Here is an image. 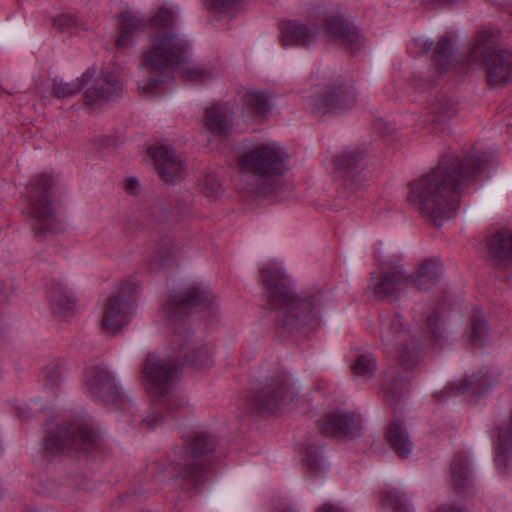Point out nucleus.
<instances>
[{"label": "nucleus", "instance_id": "nucleus-12", "mask_svg": "<svg viewBox=\"0 0 512 512\" xmlns=\"http://www.w3.org/2000/svg\"><path fill=\"white\" fill-rule=\"evenodd\" d=\"M214 297L206 286L197 285L170 295L162 312L169 322L184 318L192 307H206L213 310Z\"/></svg>", "mask_w": 512, "mask_h": 512}, {"label": "nucleus", "instance_id": "nucleus-51", "mask_svg": "<svg viewBox=\"0 0 512 512\" xmlns=\"http://www.w3.org/2000/svg\"><path fill=\"white\" fill-rule=\"evenodd\" d=\"M317 512H344V511L340 507H338L334 504L325 503L317 510Z\"/></svg>", "mask_w": 512, "mask_h": 512}, {"label": "nucleus", "instance_id": "nucleus-19", "mask_svg": "<svg viewBox=\"0 0 512 512\" xmlns=\"http://www.w3.org/2000/svg\"><path fill=\"white\" fill-rule=\"evenodd\" d=\"M325 31L332 40L349 47L352 53L359 51L362 47L363 40L357 28L351 26L343 17H328Z\"/></svg>", "mask_w": 512, "mask_h": 512}, {"label": "nucleus", "instance_id": "nucleus-7", "mask_svg": "<svg viewBox=\"0 0 512 512\" xmlns=\"http://www.w3.org/2000/svg\"><path fill=\"white\" fill-rule=\"evenodd\" d=\"M493 34L484 31L479 34L469 54L472 62H484L489 83L492 86H501L512 79V53L494 49Z\"/></svg>", "mask_w": 512, "mask_h": 512}, {"label": "nucleus", "instance_id": "nucleus-8", "mask_svg": "<svg viewBox=\"0 0 512 512\" xmlns=\"http://www.w3.org/2000/svg\"><path fill=\"white\" fill-rule=\"evenodd\" d=\"M185 453L177 461L174 470L177 476L190 481L195 486L203 481L206 464L201 458L213 451L215 443L203 431H193L184 438Z\"/></svg>", "mask_w": 512, "mask_h": 512}, {"label": "nucleus", "instance_id": "nucleus-5", "mask_svg": "<svg viewBox=\"0 0 512 512\" xmlns=\"http://www.w3.org/2000/svg\"><path fill=\"white\" fill-rule=\"evenodd\" d=\"M380 337L387 350H396L401 365L410 370L422 359V348L398 314H381Z\"/></svg>", "mask_w": 512, "mask_h": 512}, {"label": "nucleus", "instance_id": "nucleus-21", "mask_svg": "<svg viewBox=\"0 0 512 512\" xmlns=\"http://www.w3.org/2000/svg\"><path fill=\"white\" fill-rule=\"evenodd\" d=\"M290 386L287 381L274 380L256 395V405L260 411L274 412L290 397Z\"/></svg>", "mask_w": 512, "mask_h": 512}, {"label": "nucleus", "instance_id": "nucleus-48", "mask_svg": "<svg viewBox=\"0 0 512 512\" xmlns=\"http://www.w3.org/2000/svg\"><path fill=\"white\" fill-rule=\"evenodd\" d=\"M239 0H210V7L218 12L229 11L232 4Z\"/></svg>", "mask_w": 512, "mask_h": 512}, {"label": "nucleus", "instance_id": "nucleus-40", "mask_svg": "<svg viewBox=\"0 0 512 512\" xmlns=\"http://www.w3.org/2000/svg\"><path fill=\"white\" fill-rule=\"evenodd\" d=\"M176 11L173 8L162 7L150 19V26L153 29H166L172 27L175 22Z\"/></svg>", "mask_w": 512, "mask_h": 512}, {"label": "nucleus", "instance_id": "nucleus-17", "mask_svg": "<svg viewBox=\"0 0 512 512\" xmlns=\"http://www.w3.org/2000/svg\"><path fill=\"white\" fill-rule=\"evenodd\" d=\"M151 154L155 161V170L163 181L172 183L182 179L183 162L173 148L159 146L152 149Z\"/></svg>", "mask_w": 512, "mask_h": 512}, {"label": "nucleus", "instance_id": "nucleus-33", "mask_svg": "<svg viewBox=\"0 0 512 512\" xmlns=\"http://www.w3.org/2000/svg\"><path fill=\"white\" fill-rule=\"evenodd\" d=\"M433 58L437 69L440 72H446L453 63V46L447 37H442L436 44Z\"/></svg>", "mask_w": 512, "mask_h": 512}, {"label": "nucleus", "instance_id": "nucleus-14", "mask_svg": "<svg viewBox=\"0 0 512 512\" xmlns=\"http://www.w3.org/2000/svg\"><path fill=\"white\" fill-rule=\"evenodd\" d=\"M95 441L91 429L81 424L61 426L55 432H48L44 439L45 448L51 453H65L69 450H84Z\"/></svg>", "mask_w": 512, "mask_h": 512}, {"label": "nucleus", "instance_id": "nucleus-16", "mask_svg": "<svg viewBox=\"0 0 512 512\" xmlns=\"http://www.w3.org/2000/svg\"><path fill=\"white\" fill-rule=\"evenodd\" d=\"M336 169L345 177V184L356 190L368 180L365 171L364 152L359 148H347L339 153L334 160Z\"/></svg>", "mask_w": 512, "mask_h": 512}, {"label": "nucleus", "instance_id": "nucleus-50", "mask_svg": "<svg viewBox=\"0 0 512 512\" xmlns=\"http://www.w3.org/2000/svg\"><path fill=\"white\" fill-rule=\"evenodd\" d=\"M145 422L148 427H150L151 429H154L162 422V418L158 417V416L156 417L154 415H149L145 419Z\"/></svg>", "mask_w": 512, "mask_h": 512}, {"label": "nucleus", "instance_id": "nucleus-31", "mask_svg": "<svg viewBox=\"0 0 512 512\" xmlns=\"http://www.w3.org/2000/svg\"><path fill=\"white\" fill-rule=\"evenodd\" d=\"M122 31L117 39L118 47H126L132 43V34L134 31L143 30L145 27L144 20L131 12L121 14Z\"/></svg>", "mask_w": 512, "mask_h": 512}, {"label": "nucleus", "instance_id": "nucleus-25", "mask_svg": "<svg viewBox=\"0 0 512 512\" xmlns=\"http://www.w3.org/2000/svg\"><path fill=\"white\" fill-rule=\"evenodd\" d=\"M486 248L491 258L499 263L512 262V231L499 230L486 238Z\"/></svg>", "mask_w": 512, "mask_h": 512}, {"label": "nucleus", "instance_id": "nucleus-28", "mask_svg": "<svg viewBox=\"0 0 512 512\" xmlns=\"http://www.w3.org/2000/svg\"><path fill=\"white\" fill-rule=\"evenodd\" d=\"M174 342L179 343V352L185 363L197 366L200 369L208 368L212 365V359L206 347L193 349V353L189 354L190 344L186 336L175 334Z\"/></svg>", "mask_w": 512, "mask_h": 512}, {"label": "nucleus", "instance_id": "nucleus-24", "mask_svg": "<svg viewBox=\"0 0 512 512\" xmlns=\"http://www.w3.org/2000/svg\"><path fill=\"white\" fill-rule=\"evenodd\" d=\"M242 116L246 120L264 118L272 108L271 97L264 92L246 91L241 95Z\"/></svg>", "mask_w": 512, "mask_h": 512}, {"label": "nucleus", "instance_id": "nucleus-10", "mask_svg": "<svg viewBox=\"0 0 512 512\" xmlns=\"http://www.w3.org/2000/svg\"><path fill=\"white\" fill-rule=\"evenodd\" d=\"M303 99L315 111L342 113L356 105V93L352 85L344 84L341 79L330 85L316 86L304 91Z\"/></svg>", "mask_w": 512, "mask_h": 512}, {"label": "nucleus", "instance_id": "nucleus-53", "mask_svg": "<svg viewBox=\"0 0 512 512\" xmlns=\"http://www.w3.org/2000/svg\"><path fill=\"white\" fill-rule=\"evenodd\" d=\"M428 3H434V2H442V0H426Z\"/></svg>", "mask_w": 512, "mask_h": 512}, {"label": "nucleus", "instance_id": "nucleus-2", "mask_svg": "<svg viewBox=\"0 0 512 512\" xmlns=\"http://www.w3.org/2000/svg\"><path fill=\"white\" fill-rule=\"evenodd\" d=\"M259 269L263 280V295L271 309L279 310L278 321L284 328L299 329L317 320L320 311L317 297L297 296L277 262L262 263Z\"/></svg>", "mask_w": 512, "mask_h": 512}, {"label": "nucleus", "instance_id": "nucleus-39", "mask_svg": "<svg viewBox=\"0 0 512 512\" xmlns=\"http://www.w3.org/2000/svg\"><path fill=\"white\" fill-rule=\"evenodd\" d=\"M181 73L187 80L197 83H203L214 76L211 68L201 65L184 66Z\"/></svg>", "mask_w": 512, "mask_h": 512}, {"label": "nucleus", "instance_id": "nucleus-4", "mask_svg": "<svg viewBox=\"0 0 512 512\" xmlns=\"http://www.w3.org/2000/svg\"><path fill=\"white\" fill-rule=\"evenodd\" d=\"M188 41L172 32H159L152 39V46L144 57L140 69L143 73L160 71L159 76H147L138 81V89L142 94L154 93L164 82V71L172 70L182 64L188 57Z\"/></svg>", "mask_w": 512, "mask_h": 512}, {"label": "nucleus", "instance_id": "nucleus-3", "mask_svg": "<svg viewBox=\"0 0 512 512\" xmlns=\"http://www.w3.org/2000/svg\"><path fill=\"white\" fill-rule=\"evenodd\" d=\"M288 153L279 143H260L249 149L241 158V167L251 173L243 179V190L254 196L277 192L284 185Z\"/></svg>", "mask_w": 512, "mask_h": 512}, {"label": "nucleus", "instance_id": "nucleus-29", "mask_svg": "<svg viewBox=\"0 0 512 512\" xmlns=\"http://www.w3.org/2000/svg\"><path fill=\"white\" fill-rule=\"evenodd\" d=\"M387 441L394 451L402 458L407 457L412 451V443L406 429L399 421H392L387 430Z\"/></svg>", "mask_w": 512, "mask_h": 512}, {"label": "nucleus", "instance_id": "nucleus-49", "mask_svg": "<svg viewBox=\"0 0 512 512\" xmlns=\"http://www.w3.org/2000/svg\"><path fill=\"white\" fill-rule=\"evenodd\" d=\"M139 186V181L136 178H129L126 182L125 190L131 195H137Z\"/></svg>", "mask_w": 512, "mask_h": 512}, {"label": "nucleus", "instance_id": "nucleus-6", "mask_svg": "<svg viewBox=\"0 0 512 512\" xmlns=\"http://www.w3.org/2000/svg\"><path fill=\"white\" fill-rule=\"evenodd\" d=\"M143 376L145 389L151 398L173 409L176 400L171 393L180 377L175 361L149 355L143 366Z\"/></svg>", "mask_w": 512, "mask_h": 512}, {"label": "nucleus", "instance_id": "nucleus-13", "mask_svg": "<svg viewBox=\"0 0 512 512\" xmlns=\"http://www.w3.org/2000/svg\"><path fill=\"white\" fill-rule=\"evenodd\" d=\"M135 311V299L125 290L106 299L101 307L99 323L103 330L116 334L128 325Z\"/></svg>", "mask_w": 512, "mask_h": 512}, {"label": "nucleus", "instance_id": "nucleus-38", "mask_svg": "<svg viewBox=\"0 0 512 512\" xmlns=\"http://www.w3.org/2000/svg\"><path fill=\"white\" fill-rule=\"evenodd\" d=\"M43 375L46 385L53 388L64 379V366L58 360L51 361L43 368Z\"/></svg>", "mask_w": 512, "mask_h": 512}, {"label": "nucleus", "instance_id": "nucleus-11", "mask_svg": "<svg viewBox=\"0 0 512 512\" xmlns=\"http://www.w3.org/2000/svg\"><path fill=\"white\" fill-rule=\"evenodd\" d=\"M84 389L90 398L114 404L119 409L132 406L130 399L116 384L113 375L104 364H90L85 368Z\"/></svg>", "mask_w": 512, "mask_h": 512}, {"label": "nucleus", "instance_id": "nucleus-26", "mask_svg": "<svg viewBox=\"0 0 512 512\" xmlns=\"http://www.w3.org/2000/svg\"><path fill=\"white\" fill-rule=\"evenodd\" d=\"M51 311L55 316L69 319L76 310L74 294L67 287L57 284L49 294Z\"/></svg>", "mask_w": 512, "mask_h": 512}, {"label": "nucleus", "instance_id": "nucleus-30", "mask_svg": "<svg viewBox=\"0 0 512 512\" xmlns=\"http://www.w3.org/2000/svg\"><path fill=\"white\" fill-rule=\"evenodd\" d=\"M429 121L441 124L452 118L456 113L455 104L445 95H439L429 105Z\"/></svg>", "mask_w": 512, "mask_h": 512}, {"label": "nucleus", "instance_id": "nucleus-36", "mask_svg": "<svg viewBox=\"0 0 512 512\" xmlns=\"http://www.w3.org/2000/svg\"><path fill=\"white\" fill-rule=\"evenodd\" d=\"M376 370V362L371 354L364 353L357 356L355 363L352 365L353 374L365 380L372 377Z\"/></svg>", "mask_w": 512, "mask_h": 512}, {"label": "nucleus", "instance_id": "nucleus-15", "mask_svg": "<svg viewBox=\"0 0 512 512\" xmlns=\"http://www.w3.org/2000/svg\"><path fill=\"white\" fill-rule=\"evenodd\" d=\"M86 73H89V78L84 87L85 105L96 108L119 98L122 88L113 73L103 72L95 77L90 70Z\"/></svg>", "mask_w": 512, "mask_h": 512}, {"label": "nucleus", "instance_id": "nucleus-23", "mask_svg": "<svg viewBox=\"0 0 512 512\" xmlns=\"http://www.w3.org/2000/svg\"><path fill=\"white\" fill-rule=\"evenodd\" d=\"M318 32L296 20H288L282 23L281 41L284 46L298 45L309 47L316 42Z\"/></svg>", "mask_w": 512, "mask_h": 512}, {"label": "nucleus", "instance_id": "nucleus-54", "mask_svg": "<svg viewBox=\"0 0 512 512\" xmlns=\"http://www.w3.org/2000/svg\"><path fill=\"white\" fill-rule=\"evenodd\" d=\"M286 512H292V511H286Z\"/></svg>", "mask_w": 512, "mask_h": 512}, {"label": "nucleus", "instance_id": "nucleus-52", "mask_svg": "<svg viewBox=\"0 0 512 512\" xmlns=\"http://www.w3.org/2000/svg\"><path fill=\"white\" fill-rule=\"evenodd\" d=\"M437 512H466L462 508L452 504L442 506Z\"/></svg>", "mask_w": 512, "mask_h": 512}, {"label": "nucleus", "instance_id": "nucleus-46", "mask_svg": "<svg viewBox=\"0 0 512 512\" xmlns=\"http://www.w3.org/2000/svg\"><path fill=\"white\" fill-rule=\"evenodd\" d=\"M53 26L61 31H67L77 26V20L76 18L68 13H64L59 15L53 20Z\"/></svg>", "mask_w": 512, "mask_h": 512}, {"label": "nucleus", "instance_id": "nucleus-35", "mask_svg": "<svg viewBox=\"0 0 512 512\" xmlns=\"http://www.w3.org/2000/svg\"><path fill=\"white\" fill-rule=\"evenodd\" d=\"M452 479L455 486L459 489L468 484L471 476L467 457L463 454H457L451 464Z\"/></svg>", "mask_w": 512, "mask_h": 512}, {"label": "nucleus", "instance_id": "nucleus-45", "mask_svg": "<svg viewBox=\"0 0 512 512\" xmlns=\"http://www.w3.org/2000/svg\"><path fill=\"white\" fill-rule=\"evenodd\" d=\"M433 43L427 39L415 38L409 44V52L413 55H426L432 49Z\"/></svg>", "mask_w": 512, "mask_h": 512}, {"label": "nucleus", "instance_id": "nucleus-44", "mask_svg": "<svg viewBox=\"0 0 512 512\" xmlns=\"http://www.w3.org/2000/svg\"><path fill=\"white\" fill-rule=\"evenodd\" d=\"M303 454V460L310 468L315 470H319L321 468L322 458L320 456L319 449L316 446L308 445L305 448Z\"/></svg>", "mask_w": 512, "mask_h": 512}, {"label": "nucleus", "instance_id": "nucleus-41", "mask_svg": "<svg viewBox=\"0 0 512 512\" xmlns=\"http://www.w3.org/2000/svg\"><path fill=\"white\" fill-rule=\"evenodd\" d=\"M383 504L391 507L394 512H410V506L400 491L392 489L383 498Z\"/></svg>", "mask_w": 512, "mask_h": 512}, {"label": "nucleus", "instance_id": "nucleus-32", "mask_svg": "<svg viewBox=\"0 0 512 512\" xmlns=\"http://www.w3.org/2000/svg\"><path fill=\"white\" fill-rule=\"evenodd\" d=\"M88 78L89 73H84L72 82H65L62 79L56 78L52 83V94L60 99L71 97L85 87Z\"/></svg>", "mask_w": 512, "mask_h": 512}, {"label": "nucleus", "instance_id": "nucleus-42", "mask_svg": "<svg viewBox=\"0 0 512 512\" xmlns=\"http://www.w3.org/2000/svg\"><path fill=\"white\" fill-rule=\"evenodd\" d=\"M202 194L207 198H217L221 194V184L215 174H207L200 184Z\"/></svg>", "mask_w": 512, "mask_h": 512}, {"label": "nucleus", "instance_id": "nucleus-43", "mask_svg": "<svg viewBox=\"0 0 512 512\" xmlns=\"http://www.w3.org/2000/svg\"><path fill=\"white\" fill-rule=\"evenodd\" d=\"M486 384V377L482 373L480 375H472L460 384V387L456 389L455 393H464L469 389L479 392L484 389Z\"/></svg>", "mask_w": 512, "mask_h": 512}, {"label": "nucleus", "instance_id": "nucleus-18", "mask_svg": "<svg viewBox=\"0 0 512 512\" xmlns=\"http://www.w3.org/2000/svg\"><path fill=\"white\" fill-rule=\"evenodd\" d=\"M320 429L325 435L354 437L359 434L361 420L352 413L337 410L329 413L320 422Z\"/></svg>", "mask_w": 512, "mask_h": 512}, {"label": "nucleus", "instance_id": "nucleus-9", "mask_svg": "<svg viewBox=\"0 0 512 512\" xmlns=\"http://www.w3.org/2000/svg\"><path fill=\"white\" fill-rule=\"evenodd\" d=\"M52 183L50 175L41 174L26 188V196L29 200V220L37 235L52 231L57 224L48 194Z\"/></svg>", "mask_w": 512, "mask_h": 512}, {"label": "nucleus", "instance_id": "nucleus-37", "mask_svg": "<svg viewBox=\"0 0 512 512\" xmlns=\"http://www.w3.org/2000/svg\"><path fill=\"white\" fill-rule=\"evenodd\" d=\"M405 389V381L398 379L393 372L385 374V395L391 403L396 402L402 397Z\"/></svg>", "mask_w": 512, "mask_h": 512}, {"label": "nucleus", "instance_id": "nucleus-47", "mask_svg": "<svg viewBox=\"0 0 512 512\" xmlns=\"http://www.w3.org/2000/svg\"><path fill=\"white\" fill-rule=\"evenodd\" d=\"M428 327L431 331L432 337L434 340H439L443 338L444 328L442 322L435 316H429L427 319Z\"/></svg>", "mask_w": 512, "mask_h": 512}, {"label": "nucleus", "instance_id": "nucleus-27", "mask_svg": "<svg viewBox=\"0 0 512 512\" xmlns=\"http://www.w3.org/2000/svg\"><path fill=\"white\" fill-rule=\"evenodd\" d=\"M442 264L435 259L425 260L412 275V282L419 290H429L440 279Z\"/></svg>", "mask_w": 512, "mask_h": 512}, {"label": "nucleus", "instance_id": "nucleus-20", "mask_svg": "<svg viewBox=\"0 0 512 512\" xmlns=\"http://www.w3.org/2000/svg\"><path fill=\"white\" fill-rule=\"evenodd\" d=\"M234 109L230 102L215 104L206 109L205 128L215 136H227L232 129Z\"/></svg>", "mask_w": 512, "mask_h": 512}, {"label": "nucleus", "instance_id": "nucleus-34", "mask_svg": "<svg viewBox=\"0 0 512 512\" xmlns=\"http://www.w3.org/2000/svg\"><path fill=\"white\" fill-rule=\"evenodd\" d=\"M488 328L482 315H476L466 331V337L473 347H483L488 342Z\"/></svg>", "mask_w": 512, "mask_h": 512}, {"label": "nucleus", "instance_id": "nucleus-1", "mask_svg": "<svg viewBox=\"0 0 512 512\" xmlns=\"http://www.w3.org/2000/svg\"><path fill=\"white\" fill-rule=\"evenodd\" d=\"M485 163L484 155L463 160L454 154L446 156L435 169L410 185V202L423 218L441 226L456 214L462 185L474 180Z\"/></svg>", "mask_w": 512, "mask_h": 512}, {"label": "nucleus", "instance_id": "nucleus-22", "mask_svg": "<svg viewBox=\"0 0 512 512\" xmlns=\"http://www.w3.org/2000/svg\"><path fill=\"white\" fill-rule=\"evenodd\" d=\"M408 276L402 266H395L390 272H384L378 278L372 279V289L379 300L397 294L405 286Z\"/></svg>", "mask_w": 512, "mask_h": 512}]
</instances>
